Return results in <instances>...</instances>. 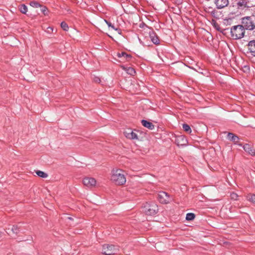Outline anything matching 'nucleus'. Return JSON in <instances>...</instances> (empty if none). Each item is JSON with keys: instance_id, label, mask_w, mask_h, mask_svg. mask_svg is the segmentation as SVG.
<instances>
[{"instance_id": "obj_1", "label": "nucleus", "mask_w": 255, "mask_h": 255, "mask_svg": "<svg viewBox=\"0 0 255 255\" xmlns=\"http://www.w3.org/2000/svg\"><path fill=\"white\" fill-rule=\"evenodd\" d=\"M124 171L121 169H114L111 172V181L117 185H123L126 182Z\"/></svg>"}, {"instance_id": "obj_2", "label": "nucleus", "mask_w": 255, "mask_h": 255, "mask_svg": "<svg viewBox=\"0 0 255 255\" xmlns=\"http://www.w3.org/2000/svg\"><path fill=\"white\" fill-rule=\"evenodd\" d=\"M142 211L147 215H154L158 211V207L154 202L145 203L142 207Z\"/></svg>"}, {"instance_id": "obj_3", "label": "nucleus", "mask_w": 255, "mask_h": 255, "mask_svg": "<svg viewBox=\"0 0 255 255\" xmlns=\"http://www.w3.org/2000/svg\"><path fill=\"white\" fill-rule=\"evenodd\" d=\"M245 30L243 25L234 26L231 30L232 37L235 39L242 38L245 34Z\"/></svg>"}, {"instance_id": "obj_4", "label": "nucleus", "mask_w": 255, "mask_h": 255, "mask_svg": "<svg viewBox=\"0 0 255 255\" xmlns=\"http://www.w3.org/2000/svg\"><path fill=\"white\" fill-rule=\"evenodd\" d=\"M254 19H255L254 16H246L242 18V23L244 28L249 30L254 29L255 28Z\"/></svg>"}, {"instance_id": "obj_5", "label": "nucleus", "mask_w": 255, "mask_h": 255, "mask_svg": "<svg viewBox=\"0 0 255 255\" xmlns=\"http://www.w3.org/2000/svg\"><path fill=\"white\" fill-rule=\"evenodd\" d=\"M119 251V248L113 245L106 244L103 246L102 253L105 255H114Z\"/></svg>"}, {"instance_id": "obj_6", "label": "nucleus", "mask_w": 255, "mask_h": 255, "mask_svg": "<svg viewBox=\"0 0 255 255\" xmlns=\"http://www.w3.org/2000/svg\"><path fill=\"white\" fill-rule=\"evenodd\" d=\"M158 199L159 201L164 204L169 203L171 200L169 195L164 191L159 192L158 193Z\"/></svg>"}, {"instance_id": "obj_7", "label": "nucleus", "mask_w": 255, "mask_h": 255, "mask_svg": "<svg viewBox=\"0 0 255 255\" xmlns=\"http://www.w3.org/2000/svg\"><path fill=\"white\" fill-rule=\"evenodd\" d=\"M144 32L147 33L149 35V38L152 42L155 44H159V39L154 31L148 27H146L144 29Z\"/></svg>"}, {"instance_id": "obj_8", "label": "nucleus", "mask_w": 255, "mask_h": 255, "mask_svg": "<svg viewBox=\"0 0 255 255\" xmlns=\"http://www.w3.org/2000/svg\"><path fill=\"white\" fill-rule=\"evenodd\" d=\"M83 184L88 188H92L95 187L96 185V180L92 177H86L83 178Z\"/></svg>"}, {"instance_id": "obj_9", "label": "nucleus", "mask_w": 255, "mask_h": 255, "mask_svg": "<svg viewBox=\"0 0 255 255\" xmlns=\"http://www.w3.org/2000/svg\"><path fill=\"white\" fill-rule=\"evenodd\" d=\"M126 137L130 139H137L138 136L137 134L131 129H127L124 131Z\"/></svg>"}, {"instance_id": "obj_10", "label": "nucleus", "mask_w": 255, "mask_h": 255, "mask_svg": "<svg viewBox=\"0 0 255 255\" xmlns=\"http://www.w3.org/2000/svg\"><path fill=\"white\" fill-rule=\"evenodd\" d=\"M110 27L112 29L111 30H113V31L111 32L110 33L111 35H109V36L113 39L114 38L113 36L116 38H118L119 36L121 34V30L119 29L115 28L113 25H112Z\"/></svg>"}, {"instance_id": "obj_11", "label": "nucleus", "mask_w": 255, "mask_h": 255, "mask_svg": "<svg viewBox=\"0 0 255 255\" xmlns=\"http://www.w3.org/2000/svg\"><path fill=\"white\" fill-rule=\"evenodd\" d=\"M175 142L178 146H183L186 145L187 141L184 136L180 135L176 137Z\"/></svg>"}, {"instance_id": "obj_12", "label": "nucleus", "mask_w": 255, "mask_h": 255, "mask_svg": "<svg viewBox=\"0 0 255 255\" xmlns=\"http://www.w3.org/2000/svg\"><path fill=\"white\" fill-rule=\"evenodd\" d=\"M215 3L216 4L218 8H222L229 4L228 0H215Z\"/></svg>"}, {"instance_id": "obj_13", "label": "nucleus", "mask_w": 255, "mask_h": 255, "mask_svg": "<svg viewBox=\"0 0 255 255\" xmlns=\"http://www.w3.org/2000/svg\"><path fill=\"white\" fill-rule=\"evenodd\" d=\"M248 48L251 55L255 56V40L249 42L248 45Z\"/></svg>"}, {"instance_id": "obj_14", "label": "nucleus", "mask_w": 255, "mask_h": 255, "mask_svg": "<svg viewBox=\"0 0 255 255\" xmlns=\"http://www.w3.org/2000/svg\"><path fill=\"white\" fill-rule=\"evenodd\" d=\"M244 149L252 155H255V148L248 144H246L243 146Z\"/></svg>"}, {"instance_id": "obj_15", "label": "nucleus", "mask_w": 255, "mask_h": 255, "mask_svg": "<svg viewBox=\"0 0 255 255\" xmlns=\"http://www.w3.org/2000/svg\"><path fill=\"white\" fill-rule=\"evenodd\" d=\"M121 68L127 72V73L131 76H133L135 74V70L131 67H126L124 65H121Z\"/></svg>"}, {"instance_id": "obj_16", "label": "nucleus", "mask_w": 255, "mask_h": 255, "mask_svg": "<svg viewBox=\"0 0 255 255\" xmlns=\"http://www.w3.org/2000/svg\"><path fill=\"white\" fill-rule=\"evenodd\" d=\"M227 137L229 139L233 141L235 143H237L238 142L239 137L237 135L234 134L232 133L229 132L228 134Z\"/></svg>"}, {"instance_id": "obj_17", "label": "nucleus", "mask_w": 255, "mask_h": 255, "mask_svg": "<svg viewBox=\"0 0 255 255\" xmlns=\"http://www.w3.org/2000/svg\"><path fill=\"white\" fill-rule=\"evenodd\" d=\"M141 123L142 125L149 129H152L154 128V125L149 122H147L145 120H142L141 121Z\"/></svg>"}, {"instance_id": "obj_18", "label": "nucleus", "mask_w": 255, "mask_h": 255, "mask_svg": "<svg viewBox=\"0 0 255 255\" xmlns=\"http://www.w3.org/2000/svg\"><path fill=\"white\" fill-rule=\"evenodd\" d=\"M19 10L23 14H25L27 11V7L25 4H21L19 6Z\"/></svg>"}, {"instance_id": "obj_19", "label": "nucleus", "mask_w": 255, "mask_h": 255, "mask_svg": "<svg viewBox=\"0 0 255 255\" xmlns=\"http://www.w3.org/2000/svg\"><path fill=\"white\" fill-rule=\"evenodd\" d=\"M246 4H247L246 2L245 1H244V0L240 1L237 3V5L238 6V8H241V9H242L244 7H246Z\"/></svg>"}, {"instance_id": "obj_20", "label": "nucleus", "mask_w": 255, "mask_h": 255, "mask_svg": "<svg viewBox=\"0 0 255 255\" xmlns=\"http://www.w3.org/2000/svg\"><path fill=\"white\" fill-rule=\"evenodd\" d=\"M36 173L38 176L42 177V178H46L48 176L47 174H46V173H45L42 171H40V170L37 171L36 172Z\"/></svg>"}, {"instance_id": "obj_21", "label": "nucleus", "mask_w": 255, "mask_h": 255, "mask_svg": "<svg viewBox=\"0 0 255 255\" xmlns=\"http://www.w3.org/2000/svg\"><path fill=\"white\" fill-rule=\"evenodd\" d=\"M182 127H183V128L184 129V130L186 132H187L188 133L191 132V131H192L191 129L188 125L184 124L182 125Z\"/></svg>"}, {"instance_id": "obj_22", "label": "nucleus", "mask_w": 255, "mask_h": 255, "mask_svg": "<svg viewBox=\"0 0 255 255\" xmlns=\"http://www.w3.org/2000/svg\"><path fill=\"white\" fill-rule=\"evenodd\" d=\"M195 217V215L193 213H188L186 215V219L188 221L193 220Z\"/></svg>"}, {"instance_id": "obj_23", "label": "nucleus", "mask_w": 255, "mask_h": 255, "mask_svg": "<svg viewBox=\"0 0 255 255\" xmlns=\"http://www.w3.org/2000/svg\"><path fill=\"white\" fill-rule=\"evenodd\" d=\"M30 5L32 7H35V8H38V7H41V4L40 3H39L38 2L35 1H31L30 2Z\"/></svg>"}, {"instance_id": "obj_24", "label": "nucleus", "mask_w": 255, "mask_h": 255, "mask_svg": "<svg viewBox=\"0 0 255 255\" xmlns=\"http://www.w3.org/2000/svg\"><path fill=\"white\" fill-rule=\"evenodd\" d=\"M11 231L13 233L17 234L19 232V229L17 226L13 225L12 226L11 229Z\"/></svg>"}, {"instance_id": "obj_25", "label": "nucleus", "mask_w": 255, "mask_h": 255, "mask_svg": "<svg viewBox=\"0 0 255 255\" xmlns=\"http://www.w3.org/2000/svg\"><path fill=\"white\" fill-rule=\"evenodd\" d=\"M61 27L65 31H67L68 30V26L67 24L65 22H61Z\"/></svg>"}, {"instance_id": "obj_26", "label": "nucleus", "mask_w": 255, "mask_h": 255, "mask_svg": "<svg viewBox=\"0 0 255 255\" xmlns=\"http://www.w3.org/2000/svg\"><path fill=\"white\" fill-rule=\"evenodd\" d=\"M248 198L250 201L255 203V195H250L248 196Z\"/></svg>"}, {"instance_id": "obj_27", "label": "nucleus", "mask_w": 255, "mask_h": 255, "mask_svg": "<svg viewBox=\"0 0 255 255\" xmlns=\"http://www.w3.org/2000/svg\"><path fill=\"white\" fill-rule=\"evenodd\" d=\"M41 8L40 9V10L42 12H43L44 13V15H46L47 14V13L46 12V11H47V8L44 6H42L41 5V7H40Z\"/></svg>"}, {"instance_id": "obj_28", "label": "nucleus", "mask_w": 255, "mask_h": 255, "mask_svg": "<svg viewBox=\"0 0 255 255\" xmlns=\"http://www.w3.org/2000/svg\"><path fill=\"white\" fill-rule=\"evenodd\" d=\"M238 195L236 194V193H232L231 194V198L233 199V200H237V198H238Z\"/></svg>"}, {"instance_id": "obj_29", "label": "nucleus", "mask_w": 255, "mask_h": 255, "mask_svg": "<svg viewBox=\"0 0 255 255\" xmlns=\"http://www.w3.org/2000/svg\"><path fill=\"white\" fill-rule=\"evenodd\" d=\"M126 53L123 52H122L121 53H118V56L119 58H121L122 59V60H124V57L125 56Z\"/></svg>"}, {"instance_id": "obj_30", "label": "nucleus", "mask_w": 255, "mask_h": 255, "mask_svg": "<svg viewBox=\"0 0 255 255\" xmlns=\"http://www.w3.org/2000/svg\"><path fill=\"white\" fill-rule=\"evenodd\" d=\"M131 56L130 55H128L127 53H126L125 56L124 57V60L125 59L127 60V61H128L130 58Z\"/></svg>"}, {"instance_id": "obj_31", "label": "nucleus", "mask_w": 255, "mask_h": 255, "mask_svg": "<svg viewBox=\"0 0 255 255\" xmlns=\"http://www.w3.org/2000/svg\"><path fill=\"white\" fill-rule=\"evenodd\" d=\"M131 56L130 55H128L127 53H126L125 56L124 57V60L125 59L127 60V61H128L130 58Z\"/></svg>"}, {"instance_id": "obj_32", "label": "nucleus", "mask_w": 255, "mask_h": 255, "mask_svg": "<svg viewBox=\"0 0 255 255\" xmlns=\"http://www.w3.org/2000/svg\"><path fill=\"white\" fill-rule=\"evenodd\" d=\"M94 81L96 82V83H100V81H101V80L98 77H95L94 78Z\"/></svg>"}, {"instance_id": "obj_33", "label": "nucleus", "mask_w": 255, "mask_h": 255, "mask_svg": "<svg viewBox=\"0 0 255 255\" xmlns=\"http://www.w3.org/2000/svg\"><path fill=\"white\" fill-rule=\"evenodd\" d=\"M106 22L107 23V24L109 25V27H111L112 25L110 22H109L107 20H105Z\"/></svg>"}, {"instance_id": "obj_34", "label": "nucleus", "mask_w": 255, "mask_h": 255, "mask_svg": "<svg viewBox=\"0 0 255 255\" xmlns=\"http://www.w3.org/2000/svg\"><path fill=\"white\" fill-rule=\"evenodd\" d=\"M1 237V232H0V238Z\"/></svg>"}]
</instances>
